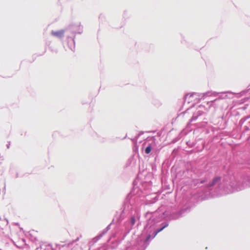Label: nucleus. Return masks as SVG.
I'll list each match as a JSON object with an SVG mask.
<instances>
[{"label": "nucleus", "instance_id": "nucleus-4", "mask_svg": "<svg viewBox=\"0 0 250 250\" xmlns=\"http://www.w3.org/2000/svg\"><path fill=\"white\" fill-rule=\"evenodd\" d=\"M151 146L150 145H149L148 146H147L145 149V152L146 154H149L151 151Z\"/></svg>", "mask_w": 250, "mask_h": 250}, {"label": "nucleus", "instance_id": "nucleus-2", "mask_svg": "<svg viewBox=\"0 0 250 250\" xmlns=\"http://www.w3.org/2000/svg\"><path fill=\"white\" fill-rule=\"evenodd\" d=\"M64 34V31L60 30L58 31H53L52 32V35L54 36L58 37H62Z\"/></svg>", "mask_w": 250, "mask_h": 250}, {"label": "nucleus", "instance_id": "nucleus-1", "mask_svg": "<svg viewBox=\"0 0 250 250\" xmlns=\"http://www.w3.org/2000/svg\"><path fill=\"white\" fill-rule=\"evenodd\" d=\"M221 180V177H216L212 179V181L208 185L207 187H211L214 186L217 183L219 182Z\"/></svg>", "mask_w": 250, "mask_h": 250}, {"label": "nucleus", "instance_id": "nucleus-5", "mask_svg": "<svg viewBox=\"0 0 250 250\" xmlns=\"http://www.w3.org/2000/svg\"><path fill=\"white\" fill-rule=\"evenodd\" d=\"M131 223H132V224L133 225L135 223V219L134 218H132L131 219Z\"/></svg>", "mask_w": 250, "mask_h": 250}, {"label": "nucleus", "instance_id": "nucleus-6", "mask_svg": "<svg viewBox=\"0 0 250 250\" xmlns=\"http://www.w3.org/2000/svg\"><path fill=\"white\" fill-rule=\"evenodd\" d=\"M204 182H205V181H204V180L201 181V183H204Z\"/></svg>", "mask_w": 250, "mask_h": 250}, {"label": "nucleus", "instance_id": "nucleus-3", "mask_svg": "<svg viewBox=\"0 0 250 250\" xmlns=\"http://www.w3.org/2000/svg\"><path fill=\"white\" fill-rule=\"evenodd\" d=\"M168 226V224L166 223L162 228L156 230L155 235L156 236L159 232H161L162 230H163L165 228L167 227Z\"/></svg>", "mask_w": 250, "mask_h": 250}]
</instances>
